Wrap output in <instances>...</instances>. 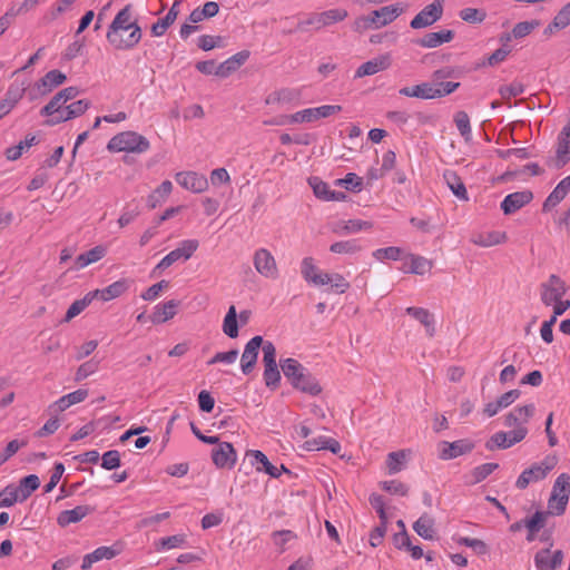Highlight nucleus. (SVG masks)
<instances>
[{
	"mask_svg": "<svg viewBox=\"0 0 570 570\" xmlns=\"http://www.w3.org/2000/svg\"><path fill=\"white\" fill-rule=\"evenodd\" d=\"M471 242L480 247H492L505 244L508 242V235L503 230H488L474 234L471 237Z\"/></svg>",
	"mask_w": 570,
	"mask_h": 570,
	"instance_id": "29",
	"label": "nucleus"
},
{
	"mask_svg": "<svg viewBox=\"0 0 570 570\" xmlns=\"http://www.w3.org/2000/svg\"><path fill=\"white\" fill-rule=\"evenodd\" d=\"M308 185L313 189L314 195L325 202H330V195L332 190L330 186L318 177L308 178Z\"/></svg>",
	"mask_w": 570,
	"mask_h": 570,
	"instance_id": "58",
	"label": "nucleus"
},
{
	"mask_svg": "<svg viewBox=\"0 0 570 570\" xmlns=\"http://www.w3.org/2000/svg\"><path fill=\"white\" fill-rule=\"evenodd\" d=\"M238 56L239 55H235L222 63H216V76L226 78L235 72L242 66V60H237Z\"/></svg>",
	"mask_w": 570,
	"mask_h": 570,
	"instance_id": "57",
	"label": "nucleus"
},
{
	"mask_svg": "<svg viewBox=\"0 0 570 570\" xmlns=\"http://www.w3.org/2000/svg\"><path fill=\"white\" fill-rule=\"evenodd\" d=\"M121 552L120 548H117V546L112 547H99L96 550H94L91 553H88L83 557L81 569L88 570L91 568V566L100 560H110L118 556Z\"/></svg>",
	"mask_w": 570,
	"mask_h": 570,
	"instance_id": "32",
	"label": "nucleus"
},
{
	"mask_svg": "<svg viewBox=\"0 0 570 570\" xmlns=\"http://www.w3.org/2000/svg\"><path fill=\"white\" fill-rule=\"evenodd\" d=\"M150 148L149 140L132 130L121 131L115 135L107 144L110 153L144 154Z\"/></svg>",
	"mask_w": 570,
	"mask_h": 570,
	"instance_id": "6",
	"label": "nucleus"
},
{
	"mask_svg": "<svg viewBox=\"0 0 570 570\" xmlns=\"http://www.w3.org/2000/svg\"><path fill=\"white\" fill-rule=\"evenodd\" d=\"M566 292L564 282L560 277L551 275L549 279L541 285V301L546 306H550L559 298H563Z\"/></svg>",
	"mask_w": 570,
	"mask_h": 570,
	"instance_id": "15",
	"label": "nucleus"
},
{
	"mask_svg": "<svg viewBox=\"0 0 570 570\" xmlns=\"http://www.w3.org/2000/svg\"><path fill=\"white\" fill-rule=\"evenodd\" d=\"M570 26V1L566 3L553 17L552 21L544 28L543 35L547 38L552 37L560 30Z\"/></svg>",
	"mask_w": 570,
	"mask_h": 570,
	"instance_id": "33",
	"label": "nucleus"
},
{
	"mask_svg": "<svg viewBox=\"0 0 570 570\" xmlns=\"http://www.w3.org/2000/svg\"><path fill=\"white\" fill-rule=\"evenodd\" d=\"M154 544H155V549L159 552L168 551V550L177 549V548H183L186 544V535L180 533V534L161 538V539L157 540Z\"/></svg>",
	"mask_w": 570,
	"mask_h": 570,
	"instance_id": "52",
	"label": "nucleus"
},
{
	"mask_svg": "<svg viewBox=\"0 0 570 570\" xmlns=\"http://www.w3.org/2000/svg\"><path fill=\"white\" fill-rule=\"evenodd\" d=\"M443 0H434L425 6L410 22L413 29H423L432 26L442 18Z\"/></svg>",
	"mask_w": 570,
	"mask_h": 570,
	"instance_id": "12",
	"label": "nucleus"
},
{
	"mask_svg": "<svg viewBox=\"0 0 570 570\" xmlns=\"http://www.w3.org/2000/svg\"><path fill=\"white\" fill-rule=\"evenodd\" d=\"M212 459L217 468L232 469L236 463L237 455L230 443L223 442L212 451Z\"/></svg>",
	"mask_w": 570,
	"mask_h": 570,
	"instance_id": "20",
	"label": "nucleus"
},
{
	"mask_svg": "<svg viewBox=\"0 0 570 570\" xmlns=\"http://www.w3.org/2000/svg\"><path fill=\"white\" fill-rule=\"evenodd\" d=\"M175 179L179 186L191 193L200 194L208 189V178L193 170L179 171L175 175Z\"/></svg>",
	"mask_w": 570,
	"mask_h": 570,
	"instance_id": "13",
	"label": "nucleus"
},
{
	"mask_svg": "<svg viewBox=\"0 0 570 570\" xmlns=\"http://www.w3.org/2000/svg\"><path fill=\"white\" fill-rule=\"evenodd\" d=\"M372 256L384 263L385 261H402L404 250L397 246H389L384 248H377L372 253Z\"/></svg>",
	"mask_w": 570,
	"mask_h": 570,
	"instance_id": "53",
	"label": "nucleus"
},
{
	"mask_svg": "<svg viewBox=\"0 0 570 570\" xmlns=\"http://www.w3.org/2000/svg\"><path fill=\"white\" fill-rule=\"evenodd\" d=\"M570 194V175L564 177L550 193L543 203V209L549 210L560 204Z\"/></svg>",
	"mask_w": 570,
	"mask_h": 570,
	"instance_id": "37",
	"label": "nucleus"
},
{
	"mask_svg": "<svg viewBox=\"0 0 570 570\" xmlns=\"http://www.w3.org/2000/svg\"><path fill=\"white\" fill-rule=\"evenodd\" d=\"M405 312L424 326L425 333L429 337H433L435 335V320L429 309L423 307H407Z\"/></svg>",
	"mask_w": 570,
	"mask_h": 570,
	"instance_id": "35",
	"label": "nucleus"
},
{
	"mask_svg": "<svg viewBox=\"0 0 570 570\" xmlns=\"http://www.w3.org/2000/svg\"><path fill=\"white\" fill-rule=\"evenodd\" d=\"M281 368L294 389L312 396H316L322 392V386L316 377L297 360L291 357L283 360Z\"/></svg>",
	"mask_w": 570,
	"mask_h": 570,
	"instance_id": "2",
	"label": "nucleus"
},
{
	"mask_svg": "<svg viewBox=\"0 0 570 570\" xmlns=\"http://www.w3.org/2000/svg\"><path fill=\"white\" fill-rule=\"evenodd\" d=\"M556 161L564 166L570 161V121L560 130L556 142Z\"/></svg>",
	"mask_w": 570,
	"mask_h": 570,
	"instance_id": "24",
	"label": "nucleus"
},
{
	"mask_svg": "<svg viewBox=\"0 0 570 570\" xmlns=\"http://www.w3.org/2000/svg\"><path fill=\"white\" fill-rule=\"evenodd\" d=\"M380 487L393 495L405 497L409 492L407 485L399 480L382 481Z\"/></svg>",
	"mask_w": 570,
	"mask_h": 570,
	"instance_id": "62",
	"label": "nucleus"
},
{
	"mask_svg": "<svg viewBox=\"0 0 570 570\" xmlns=\"http://www.w3.org/2000/svg\"><path fill=\"white\" fill-rule=\"evenodd\" d=\"M454 37L451 30H441L424 35L417 43L423 48H436L443 43L450 42Z\"/></svg>",
	"mask_w": 570,
	"mask_h": 570,
	"instance_id": "41",
	"label": "nucleus"
},
{
	"mask_svg": "<svg viewBox=\"0 0 570 570\" xmlns=\"http://www.w3.org/2000/svg\"><path fill=\"white\" fill-rule=\"evenodd\" d=\"M392 66L391 53H381L371 60L362 63L355 71V78L373 76L377 72L385 71Z\"/></svg>",
	"mask_w": 570,
	"mask_h": 570,
	"instance_id": "17",
	"label": "nucleus"
},
{
	"mask_svg": "<svg viewBox=\"0 0 570 570\" xmlns=\"http://www.w3.org/2000/svg\"><path fill=\"white\" fill-rule=\"evenodd\" d=\"M262 344V336H254L246 343L240 357V368L244 374H249L254 370Z\"/></svg>",
	"mask_w": 570,
	"mask_h": 570,
	"instance_id": "18",
	"label": "nucleus"
},
{
	"mask_svg": "<svg viewBox=\"0 0 570 570\" xmlns=\"http://www.w3.org/2000/svg\"><path fill=\"white\" fill-rule=\"evenodd\" d=\"M304 449L307 451H320V450H328L334 454H337L341 451V444L333 438H328L325 435H321L311 440H307L304 443Z\"/></svg>",
	"mask_w": 570,
	"mask_h": 570,
	"instance_id": "38",
	"label": "nucleus"
},
{
	"mask_svg": "<svg viewBox=\"0 0 570 570\" xmlns=\"http://www.w3.org/2000/svg\"><path fill=\"white\" fill-rule=\"evenodd\" d=\"M299 99V91L293 88H281L271 92L265 98L266 105H275V106H288L293 104H297Z\"/></svg>",
	"mask_w": 570,
	"mask_h": 570,
	"instance_id": "30",
	"label": "nucleus"
},
{
	"mask_svg": "<svg viewBox=\"0 0 570 570\" xmlns=\"http://www.w3.org/2000/svg\"><path fill=\"white\" fill-rule=\"evenodd\" d=\"M99 368V362L98 361H95V360H90V361H87L85 363H82L76 371V374H75V380L77 382H80L85 379H87L88 376L92 375L94 373H96Z\"/></svg>",
	"mask_w": 570,
	"mask_h": 570,
	"instance_id": "64",
	"label": "nucleus"
},
{
	"mask_svg": "<svg viewBox=\"0 0 570 570\" xmlns=\"http://www.w3.org/2000/svg\"><path fill=\"white\" fill-rule=\"evenodd\" d=\"M499 468L498 463H483L481 465L475 466L469 474V482L471 484H476L487 479L491 473H493Z\"/></svg>",
	"mask_w": 570,
	"mask_h": 570,
	"instance_id": "54",
	"label": "nucleus"
},
{
	"mask_svg": "<svg viewBox=\"0 0 570 570\" xmlns=\"http://www.w3.org/2000/svg\"><path fill=\"white\" fill-rule=\"evenodd\" d=\"M252 263L255 272L265 279L276 281L279 278L281 269L273 253L266 247H258L254 250Z\"/></svg>",
	"mask_w": 570,
	"mask_h": 570,
	"instance_id": "9",
	"label": "nucleus"
},
{
	"mask_svg": "<svg viewBox=\"0 0 570 570\" xmlns=\"http://www.w3.org/2000/svg\"><path fill=\"white\" fill-rule=\"evenodd\" d=\"M570 498V474L561 473L556 479L548 499V513L562 515Z\"/></svg>",
	"mask_w": 570,
	"mask_h": 570,
	"instance_id": "8",
	"label": "nucleus"
},
{
	"mask_svg": "<svg viewBox=\"0 0 570 570\" xmlns=\"http://www.w3.org/2000/svg\"><path fill=\"white\" fill-rule=\"evenodd\" d=\"M327 285L331 286L332 291L338 294H343L350 288V283L342 274L335 272L330 273L322 269L313 286L322 287Z\"/></svg>",
	"mask_w": 570,
	"mask_h": 570,
	"instance_id": "22",
	"label": "nucleus"
},
{
	"mask_svg": "<svg viewBox=\"0 0 570 570\" xmlns=\"http://www.w3.org/2000/svg\"><path fill=\"white\" fill-rule=\"evenodd\" d=\"M558 463L559 458L556 454L546 455L540 462L531 464L521 472L515 481V487L519 490H524L531 483L543 481Z\"/></svg>",
	"mask_w": 570,
	"mask_h": 570,
	"instance_id": "7",
	"label": "nucleus"
},
{
	"mask_svg": "<svg viewBox=\"0 0 570 570\" xmlns=\"http://www.w3.org/2000/svg\"><path fill=\"white\" fill-rule=\"evenodd\" d=\"M373 227L374 224L370 220L354 218L338 222L333 232L338 235H352L361 232H370Z\"/></svg>",
	"mask_w": 570,
	"mask_h": 570,
	"instance_id": "31",
	"label": "nucleus"
},
{
	"mask_svg": "<svg viewBox=\"0 0 570 570\" xmlns=\"http://www.w3.org/2000/svg\"><path fill=\"white\" fill-rule=\"evenodd\" d=\"M199 242L197 239H184L177 248L169 252L154 268L153 273L161 272L179 259L188 261L194 253L198 249Z\"/></svg>",
	"mask_w": 570,
	"mask_h": 570,
	"instance_id": "10",
	"label": "nucleus"
},
{
	"mask_svg": "<svg viewBox=\"0 0 570 570\" xmlns=\"http://www.w3.org/2000/svg\"><path fill=\"white\" fill-rule=\"evenodd\" d=\"M535 412L534 404H525L515 406L503 417V424L507 428L518 430L520 428H527L528 422L531 420Z\"/></svg>",
	"mask_w": 570,
	"mask_h": 570,
	"instance_id": "16",
	"label": "nucleus"
},
{
	"mask_svg": "<svg viewBox=\"0 0 570 570\" xmlns=\"http://www.w3.org/2000/svg\"><path fill=\"white\" fill-rule=\"evenodd\" d=\"M540 21L537 19L530 21L518 22L513 29L511 35H505L502 40L509 41L511 37L515 39H521L529 36L533 30L540 27Z\"/></svg>",
	"mask_w": 570,
	"mask_h": 570,
	"instance_id": "48",
	"label": "nucleus"
},
{
	"mask_svg": "<svg viewBox=\"0 0 570 570\" xmlns=\"http://www.w3.org/2000/svg\"><path fill=\"white\" fill-rule=\"evenodd\" d=\"M347 17L348 12L344 8L312 12L297 21L296 30L299 32L320 31L324 28L344 21Z\"/></svg>",
	"mask_w": 570,
	"mask_h": 570,
	"instance_id": "5",
	"label": "nucleus"
},
{
	"mask_svg": "<svg viewBox=\"0 0 570 570\" xmlns=\"http://www.w3.org/2000/svg\"><path fill=\"white\" fill-rule=\"evenodd\" d=\"M533 198L530 190H521L509 194L501 203V209L504 215H511L528 205Z\"/></svg>",
	"mask_w": 570,
	"mask_h": 570,
	"instance_id": "21",
	"label": "nucleus"
},
{
	"mask_svg": "<svg viewBox=\"0 0 570 570\" xmlns=\"http://www.w3.org/2000/svg\"><path fill=\"white\" fill-rule=\"evenodd\" d=\"M403 12L404 8L399 3L381 7L368 14L357 17L353 21L352 28L357 33H364L371 29H381L391 24Z\"/></svg>",
	"mask_w": 570,
	"mask_h": 570,
	"instance_id": "3",
	"label": "nucleus"
},
{
	"mask_svg": "<svg viewBox=\"0 0 570 570\" xmlns=\"http://www.w3.org/2000/svg\"><path fill=\"white\" fill-rule=\"evenodd\" d=\"M322 269L311 256L304 257L301 262V275L307 284L313 285Z\"/></svg>",
	"mask_w": 570,
	"mask_h": 570,
	"instance_id": "47",
	"label": "nucleus"
},
{
	"mask_svg": "<svg viewBox=\"0 0 570 570\" xmlns=\"http://www.w3.org/2000/svg\"><path fill=\"white\" fill-rule=\"evenodd\" d=\"M94 301L91 296V292H88L82 298L76 299L67 309L65 322H70L72 318L78 316L82 311H85Z\"/></svg>",
	"mask_w": 570,
	"mask_h": 570,
	"instance_id": "55",
	"label": "nucleus"
},
{
	"mask_svg": "<svg viewBox=\"0 0 570 570\" xmlns=\"http://www.w3.org/2000/svg\"><path fill=\"white\" fill-rule=\"evenodd\" d=\"M129 288V282L127 279H119L108 285L102 289L91 291L94 299H100L102 302H109L111 299L120 297Z\"/></svg>",
	"mask_w": 570,
	"mask_h": 570,
	"instance_id": "26",
	"label": "nucleus"
},
{
	"mask_svg": "<svg viewBox=\"0 0 570 570\" xmlns=\"http://www.w3.org/2000/svg\"><path fill=\"white\" fill-rule=\"evenodd\" d=\"M107 254V247L104 245H97L94 248L78 255L75 259L73 269H83L87 266L95 264L102 259Z\"/></svg>",
	"mask_w": 570,
	"mask_h": 570,
	"instance_id": "34",
	"label": "nucleus"
},
{
	"mask_svg": "<svg viewBox=\"0 0 570 570\" xmlns=\"http://www.w3.org/2000/svg\"><path fill=\"white\" fill-rule=\"evenodd\" d=\"M473 449L474 443L466 439L454 442L442 441L438 444L439 458L445 461L468 454Z\"/></svg>",
	"mask_w": 570,
	"mask_h": 570,
	"instance_id": "14",
	"label": "nucleus"
},
{
	"mask_svg": "<svg viewBox=\"0 0 570 570\" xmlns=\"http://www.w3.org/2000/svg\"><path fill=\"white\" fill-rule=\"evenodd\" d=\"M443 178L446 183V186L450 188V190L454 194L456 198L463 202L469 200V195L465 185L463 184L462 179L455 171L445 170L443 174Z\"/></svg>",
	"mask_w": 570,
	"mask_h": 570,
	"instance_id": "40",
	"label": "nucleus"
},
{
	"mask_svg": "<svg viewBox=\"0 0 570 570\" xmlns=\"http://www.w3.org/2000/svg\"><path fill=\"white\" fill-rule=\"evenodd\" d=\"M414 531L425 540L434 538V520L428 514L420 517L413 525Z\"/></svg>",
	"mask_w": 570,
	"mask_h": 570,
	"instance_id": "50",
	"label": "nucleus"
},
{
	"mask_svg": "<svg viewBox=\"0 0 570 570\" xmlns=\"http://www.w3.org/2000/svg\"><path fill=\"white\" fill-rule=\"evenodd\" d=\"M67 77L59 70H50L37 83L40 94L46 95L66 81Z\"/></svg>",
	"mask_w": 570,
	"mask_h": 570,
	"instance_id": "39",
	"label": "nucleus"
},
{
	"mask_svg": "<svg viewBox=\"0 0 570 570\" xmlns=\"http://www.w3.org/2000/svg\"><path fill=\"white\" fill-rule=\"evenodd\" d=\"M36 142V136L26 137L17 146L8 148L6 156L9 160H17L24 151H27Z\"/></svg>",
	"mask_w": 570,
	"mask_h": 570,
	"instance_id": "60",
	"label": "nucleus"
},
{
	"mask_svg": "<svg viewBox=\"0 0 570 570\" xmlns=\"http://www.w3.org/2000/svg\"><path fill=\"white\" fill-rule=\"evenodd\" d=\"M24 85L23 83H16L12 85L8 90V101L7 104L2 102V114L8 112L13 105L22 97L24 92Z\"/></svg>",
	"mask_w": 570,
	"mask_h": 570,
	"instance_id": "61",
	"label": "nucleus"
},
{
	"mask_svg": "<svg viewBox=\"0 0 570 570\" xmlns=\"http://www.w3.org/2000/svg\"><path fill=\"white\" fill-rule=\"evenodd\" d=\"M179 305L180 303L176 299L157 304L150 315V321L154 324H163L173 320L177 314Z\"/></svg>",
	"mask_w": 570,
	"mask_h": 570,
	"instance_id": "28",
	"label": "nucleus"
},
{
	"mask_svg": "<svg viewBox=\"0 0 570 570\" xmlns=\"http://www.w3.org/2000/svg\"><path fill=\"white\" fill-rule=\"evenodd\" d=\"M173 183L170 180H164L149 196L148 205L150 208H156L163 204L173 191Z\"/></svg>",
	"mask_w": 570,
	"mask_h": 570,
	"instance_id": "45",
	"label": "nucleus"
},
{
	"mask_svg": "<svg viewBox=\"0 0 570 570\" xmlns=\"http://www.w3.org/2000/svg\"><path fill=\"white\" fill-rule=\"evenodd\" d=\"M223 332L230 338L238 336L237 312L234 305H230L223 321Z\"/></svg>",
	"mask_w": 570,
	"mask_h": 570,
	"instance_id": "51",
	"label": "nucleus"
},
{
	"mask_svg": "<svg viewBox=\"0 0 570 570\" xmlns=\"http://www.w3.org/2000/svg\"><path fill=\"white\" fill-rule=\"evenodd\" d=\"M432 267V261L420 255L404 253L401 267L404 273L425 275L431 272Z\"/></svg>",
	"mask_w": 570,
	"mask_h": 570,
	"instance_id": "19",
	"label": "nucleus"
},
{
	"mask_svg": "<svg viewBox=\"0 0 570 570\" xmlns=\"http://www.w3.org/2000/svg\"><path fill=\"white\" fill-rule=\"evenodd\" d=\"M178 4L174 3L164 18H160L151 26V35L154 37L163 36L167 29L175 22L178 16Z\"/></svg>",
	"mask_w": 570,
	"mask_h": 570,
	"instance_id": "42",
	"label": "nucleus"
},
{
	"mask_svg": "<svg viewBox=\"0 0 570 570\" xmlns=\"http://www.w3.org/2000/svg\"><path fill=\"white\" fill-rule=\"evenodd\" d=\"M409 454L410 452L405 450L389 453L385 462L389 474L399 473L403 469Z\"/></svg>",
	"mask_w": 570,
	"mask_h": 570,
	"instance_id": "49",
	"label": "nucleus"
},
{
	"mask_svg": "<svg viewBox=\"0 0 570 570\" xmlns=\"http://www.w3.org/2000/svg\"><path fill=\"white\" fill-rule=\"evenodd\" d=\"M454 122L460 134L464 137L465 141H470L472 138V130L469 115L465 111H458L454 115Z\"/></svg>",
	"mask_w": 570,
	"mask_h": 570,
	"instance_id": "59",
	"label": "nucleus"
},
{
	"mask_svg": "<svg viewBox=\"0 0 570 570\" xmlns=\"http://www.w3.org/2000/svg\"><path fill=\"white\" fill-rule=\"evenodd\" d=\"M94 512V508L89 505H78L71 510H65L59 513L57 522L60 527H67L77 523Z\"/></svg>",
	"mask_w": 570,
	"mask_h": 570,
	"instance_id": "36",
	"label": "nucleus"
},
{
	"mask_svg": "<svg viewBox=\"0 0 570 570\" xmlns=\"http://www.w3.org/2000/svg\"><path fill=\"white\" fill-rule=\"evenodd\" d=\"M168 287H169V282L163 279V281L151 285L146 291H144L141 293L140 297L144 301L153 302L160 296L161 292L168 289Z\"/></svg>",
	"mask_w": 570,
	"mask_h": 570,
	"instance_id": "63",
	"label": "nucleus"
},
{
	"mask_svg": "<svg viewBox=\"0 0 570 570\" xmlns=\"http://www.w3.org/2000/svg\"><path fill=\"white\" fill-rule=\"evenodd\" d=\"M342 111L340 105H323L298 110L294 114L282 115L273 120L264 121L265 125L284 126L295 124H311L320 119L332 117Z\"/></svg>",
	"mask_w": 570,
	"mask_h": 570,
	"instance_id": "4",
	"label": "nucleus"
},
{
	"mask_svg": "<svg viewBox=\"0 0 570 570\" xmlns=\"http://www.w3.org/2000/svg\"><path fill=\"white\" fill-rule=\"evenodd\" d=\"M106 38L116 50H130L141 40V29L132 16L131 6L127 4L114 18Z\"/></svg>",
	"mask_w": 570,
	"mask_h": 570,
	"instance_id": "1",
	"label": "nucleus"
},
{
	"mask_svg": "<svg viewBox=\"0 0 570 570\" xmlns=\"http://www.w3.org/2000/svg\"><path fill=\"white\" fill-rule=\"evenodd\" d=\"M24 500V494L18 484H9L2 490V507H10Z\"/></svg>",
	"mask_w": 570,
	"mask_h": 570,
	"instance_id": "56",
	"label": "nucleus"
},
{
	"mask_svg": "<svg viewBox=\"0 0 570 570\" xmlns=\"http://www.w3.org/2000/svg\"><path fill=\"white\" fill-rule=\"evenodd\" d=\"M89 393L86 389H78L71 393L62 395L57 401L49 405L51 413H61L71 407L72 405L83 402L88 397Z\"/></svg>",
	"mask_w": 570,
	"mask_h": 570,
	"instance_id": "23",
	"label": "nucleus"
},
{
	"mask_svg": "<svg viewBox=\"0 0 570 570\" xmlns=\"http://www.w3.org/2000/svg\"><path fill=\"white\" fill-rule=\"evenodd\" d=\"M245 458L249 460L250 464L257 472H265L273 478L279 476V471L274 466L268 458L259 450H248Z\"/></svg>",
	"mask_w": 570,
	"mask_h": 570,
	"instance_id": "25",
	"label": "nucleus"
},
{
	"mask_svg": "<svg viewBox=\"0 0 570 570\" xmlns=\"http://www.w3.org/2000/svg\"><path fill=\"white\" fill-rule=\"evenodd\" d=\"M548 510L546 512L537 511L531 518L524 520V527L529 531L528 540L532 541L535 534L546 525Z\"/></svg>",
	"mask_w": 570,
	"mask_h": 570,
	"instance_id": "46",
	"label": "nucleus"
},
{
	"mask_svg": "<svg viewBox=\"0 0 570 570\" xmlns=\"http://www.w3.org/2000/svg\"><path fill=\"white\" fill-rule=\"evenodd\" d=\"M528 432V428H520L509 432L499 431L488 440L485 448L490 451L509 449L523 441Z\"/></svg>",
	"mask_w": 570,
	"mask_h": 570,
	"instance_id": "11",
	"label": "nucleus"
},
{
	"mask_svg": "<svg viewBox=\"0 0 570 570\" xmlns=\"http://www.w3.org/2000/svg\"><path fill=\"white\" fill-rule=\"evenodd\" d=\"M563 554L560 550L542 549L537 552L534 563L539 570H556L562 563Z\"/></svg>",
	"mask_w": 570,
	"mask_h": 570,
	"instance_id": "27",
	"label": "nucleus"
},
{
	"mask_svg": "<svg viewBox=\"0 0 570 570\" xmlns=\"http://www.w3.org/2000/svg\"><path fill=\"white\" fill-rule=\"evenodd\" d=\"M399 94L411 98L433 99V89L431 82H423L412 87H403L399 90Z\"/></svg>",
	"mask_w": 570,
	"mask_h": 570,
	"instance_id": "44",
	"label": "nucleus"
},
{
	"mask_svg": "<svg viewBox=\"0 0 570 570\" xmlns=\"http://www.w3.org/2000/svg\"><path fill=\"white\" fill-rule=\"evenodd\" d=\"M363 249L358 239L338 240L330 246V252L338 255H355Z\"/></svg>",
	"mask_w": 570,
	"mask_h": 570,
	"instance_id": "43",
	"label": "nucleus"
}]
</instances>
